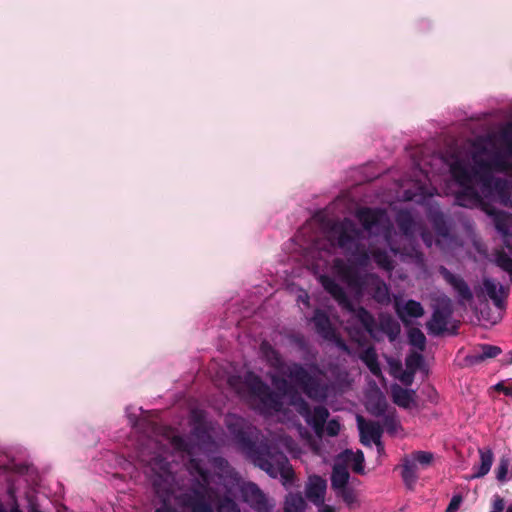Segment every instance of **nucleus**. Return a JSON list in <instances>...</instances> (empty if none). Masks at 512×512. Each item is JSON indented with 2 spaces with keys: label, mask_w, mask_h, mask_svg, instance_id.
<instances>
[{
  "label": "nucleus",
  "mask_w": 512,
  "mask_h": 512,
  "mask_svg": "<svg viewBox=\"0 0 512 512\" xmlns=\"http://www.w3.org/2000/svg\"><path fill=\"white\" fill-rule=\"evenodd\" d=\"M506 363H512V351L509 353V358L505 360Z\"/></svg>",
  "instance_id": "nucleus-37"
},
{
  "label": "nucleus",
  "mask_w": 512,
  "mask_h": 512,
  "mask_svg": "<svg viewBox=\"0 0 512 512\" xmlns=\"http://www.w3.org/2000/svg\"><path fill=\"white\" fill-rule=\"evenodd\" d=\"M376 394H377L376 413L379 414V413L384 411L385 399H384L383 395L379 391H377Z\"/></svg>",
  "instance_id": "nucleus-32"
},
{
  "label": "nucleus",
  "mask_w": 512,
  "mask_h": 512,
  "mask_svg": "<svg viewBox=\"0 0 512 512\" xmlns=\"http://www.w3.org/2000/svg\"><path fill=\"white\" fill-rule=\"evenodd\" d=\"M298 303H302L305 307H309V296L305 291H301L297 297Z\"/></svg>",
  "instance_id": "nucleus-34"
},
{
  "label": "nucleus",
  "mask_w": 512,
  "mask_h": 512,
  "mask_svg": "<svg viewBox=\"0 0 512 512\" xmlns=\"http://www.w3.org/2000/svg\"><path fill=\"white\" fill-rule=\"evenodd\" d=\"M430 164V176H435L434 165L448 167L451 180L445 192L454 195L457 205L479 207L493 218L508 250H497L495 263L512 281V214L491 206L498 202L512 207V124L507 123L498 131L477 138L464 148L433 156Z\"/></svg>",
  "instance_id": "nucleus-3"
},
{
  "label": "nucleus",
  "mask_w": 512,
  "mask_h": 512,
  "mask_svg": "<svg viewBox=\"0 0 512 512\" xmlns=\"http://www.w3.org/2000/svg\"><path fill=\"white\" fill-rule=\"evenodd\" d=\"M220 379L226 378L227 385L255 411L265 416L276 414L281 421L286 420V410H283L285 400L289 406L293 407L310 425L318 438H321L324 432L329 436H336L340 432L341 425L336 419H331L325 426L329 417V411L323 406L310 409L309 404L298 394H289L290 387L285 379H280L272 374L271 380L276 389L282 392V395L271 392L270 388L262 382L259 376L252 372H246L244 379L240 376L226 373L217 374Z\"/></svg>",
  "instance_id": "nucleus-4"
},
{
  "label": "nucleus",
  "mask_w": 512,
  "mask_h": 512,
  "mask_svg": "<svg viewBox=\"0 0 512 512\" xmlns=\"http://www.w3.org/2000/svg\"><path fill=\"white\" fill-rule=\"evenodd\" d=\"M434 183V175L430 176L427 170L416 165L397 184L395 198L428 206V217L436 231L435 242L408 210H400L396 216L401 230V233H397L385 210L364 207L359 208L355 214L362 229L349 218L327 222L314 218L302 227L296 238L298 242L306 244L303 248L304 264L319 279V274L312 267V259H325L327 264L322 273L330 279L336 283L338 279L357 295L368 292L377 302L388 303L390 294L386 283L375 274L364 273L371 258L380 268L392 271V256L399 255L402 262L422 271L424 257L413 245L418 231L427 247L431 248L435 244L446 254L454 253L462 245L450 234L439 206L430 203L437 193Z\"/></svg>",
  "instance_id": "nucleus-1"
},
{
  "label": "nucleus",
  "mask_w": 512,
  "mask_h": 512,
  "mask_svg": "<svg viewBox=\"0 0 512 512\" xmlns=\"http://www.w3.org/2000/svg\"><path fill=\"white\" fill-rule=\"evenodd\" d=\"M327 482L320 476H310L305 486L306 498L314 505L325 501Z\"/></svg>",
  "instance_id": "nucleus-14"
},
{
  "label": "nucleus",
  "mask_w": 512,
  "mask_h": 512,
  "mask_svg": "<svg viewBox=\"0 0 512 512\" xmlns=\"http://www.w3.org/2000/svg\"><path fill=\"white\" fill-rule=\"evenodd\" d=\"M153 489L155 491V494L159 498V500L162 502V506L160 508L156 509L155 512H178L176 509L169 506V503L172 500L175 501L174 495L169 494V495H167V497H164V495L161 496L160 493H158V491L154 487H153Z\"/></svg>",
  "instance_id": "nucleus-26"
},
{
  "label": "nucleus",
  "mask_w": 512,
  "mask_h": 512,
  "mask_svg": "<svg viewBox=\"0 0 512 512\" xmlns=\"http://www.w3.org/2000/svg\"><path fill=\"white\" fill-rule=\"evenodd\" d=\"M408 339L410 345L417 348L419 351H423L425 349L426 337L420 329L411 328L408 333Z\"/></svg>",
  "instance_id": "nucleus-24"
},
{
  "label": "nucleus",
  "mask_w": 512,
  "mask_h": 512,
  "mask_svg": "<svg viewBox=\"0 0 512 512\" xmlns=\"http://www.w3.org/2000/svg\"><path fill=\"white\" fill-rule=\"evenodd\" d=\"M260 351L276 373L286 376L310 399L324 401L330 396L342 393L350 384L345 370H331V377L315 364L304 367L298 363H285L268 342H262Z\"/></svg>",
  "instance_id": "nucleus-6"
},
{
  "label": "nucleus",
  "mask_w": 512,
  "mask_h": 512,
  "mask_svg": "<svg viewBox=\"0 0 512 512\" xmlns=\"http://www.w3.org/2000/svg\"><path fill=\"white\" fill-rule=\"evenodd\" d=\"M392 398L398 406L407 408L413 402V391L405 389L399 385H394L391 388Z\"/></svg>",
  "instance_id": "nucleus-22"
},
{
  "label": "nucleus",
  "mask_w": 512,
  "mask_h": 512,
  "mask_svg": "<svg viewBox=\"0 0 512 512\" xmlns=\"http://www.w3.org/2000/svg\"><path fill=\"white\" fill-rule=\"evenodd\" d=\"M505 512H512V503L509 504L507 507L504 508Z\"/></svg>",
  "instance_id": "nucleus-36"
},
{
  "label": "nucleus",
  "mask_w": 512,
  "mask_h": 512,
  "mask_svg": "<svg viewBox=\"0 0 512 512\" xmlns=\"http://www.w3.org/2000/svg\"><path fill=\"white\" fill-rule=\"evenodd\" d=\"M434 454L429 451H414L401 459V477L405 486L413 490L419 478V471L432 465Z\"/></svg>",
  "instance_id": "nucleus-9"
},
{
  "label": "nucleus",
  "mask_w": 512,
  "mask_h": 512,
  "mask_svg": "<svg viewBox=\"0 0 512 512\" xmlns=\"http://www.w3.org/2000/svg\"><path fill=\"white\" fill-rule=\"evenodd\" d=\"M315 506L318 508V512H336L335 507L325 504V501H323L322 504H317Z\"/></svg>",
  "instance_id": "nucleus-33"
},
{
  "label": "nucleus",
  "mask_w": 512,
  "mask_h": 512,
  "mask_svg": "<svg viewBox=\"0 0 512 512\" xmlns=\"http://www.w3.org/2000/svg\"><path fill=\"white\" fill-rule=\"evenodd\" d=\"M179 507L187 512H241L238 503L229 496L216 495L211 501H206L199 493L180 494Z\"/></svg>",
  "instance_id": "nucleus-8"
},
{
  "label": "nucleus",
  "mask_w": 512,
  "mask_h": 512,
  "mask_svg": "<svg viewBox=\"0 0 512 512\" xmlns=\"http://www.w3.org/2000/svg\"><path fill=\"white\" fill-rule=\"evenodd\" d=\"M358 428L360 432V441L365 446H371L372 443L380 447V438L382 429L378 423L366 422L360 416L357 417Z\"/></svg>",
  "instance_id": "nucleus-13"
},
{
  "label": "nucleus",
  "mask_w": 512,
  "mask_h": 512,
  "mask_svg": "<svg viewBox=\"0 0 512 512\" xmlns=\"http://www.w3.org/2000/svg\"><path fill=\"white\" fill-rule=\"evenodd\" d=\"M327 261L320 259V261H314L312 259V267L317 274H319V282L323 288L339 303V305L347 310L351 317L359 322L365 331L346 326L350 338L361 344L365 339V332H367L373 339L379 341L385 336L393 342L400 333L399 323L388 314H380L376 320L367 310L362 307L354 308L344 289L330 279L326 274L322 273L323 268L326 266Z\"/></svg>",
  "instance_id": "nucleus-7"
},
{
  "label": "nucleus",
  "mask_w": 512,
  "mask_h": 512,
  "mask_svg": "<svg viewBox=\"0 0 512 512\" xmlns=\"http://www.w3.org/2000/svg\"><path fill=\"white\" fill-rule=\"evenodd\" d=\"M500 353L501 349L498 346L483 344L478 350L468 355L466 361L471 365H475L487 359L495 358Z\"/></svg>",
  "instance_id": "nucleus-18"
},
{
  "label": "nucleus",
  "mask_w": 512,
  "mask_h": 512,
  "mask_svg": "<svg viewBox=\"0 0 512 512\" xmlns=\"http://www.w3.org/2000/svg\"><path fill=\"white\" fill-rule=\"evenodd\" d=\"M299 434L302 438L306 439L310 443L312 450L315 453H318V451H319L318 447L314 443H311V435L304 427H301V426L299 427Z\"/></svg>",
  "instance_id": "nucleus-31"
},
{
  "label": "nucleus",
  "mask_w": 512,
  "mask_h": 512,
  "mask_svg": "<svg viewBox=\"0 0 512 512\" xmlns=\"http://www.w3.org/2000/svg\"><path fill=\"white\" fill-rule=\"evenodd\" d=\"M225 424L238 447L256 466L272 478L281 477L284 486L292 484L293 470L284 453L277 450L283 448L293 457L300 456L301 451L290 436L279 434L272 445H257L259 430L246 419L229 414Z\"/></svg>",
  "instance_id": "nucleus-5"
},
{
  "label": "nucleus",
  "mask_w": 512,
  "mask_h": 512,
  "mask_svg": "<svg viewBox=\"0 0 512 512\" xmlns=\"http://www.w3.org/2000/svg\"><path fill=\"white\" fill-rule=\"evenodd\" d=\"M337 496L341 497L347 506L353 507L356 503V495L353 490L345 487L336 491Z\"/></svg>",
  "instance_id": "nucleus-27"
},
{
  "label": "nucleus",
  "mask_w": 512,
  "mask_h": 512,
  "mask_svg": "<svg viewBox=\"0 0 512 512\" xmlns=\"http://www.w3.org/2000/svg\"><path fill=\"white\" fill-rule=\"evenodd\" d=\"M423 362V357L420 353L414 352L407 356L406 358V367L407 370L412 371V373H415L421 366Z\"/></svg>",
  "instance_id": "nucleus-25"
},
{
  "label": "nucleus",
  "mask_w": 512,
  "mask_h": 512,
  "mask_svg": "<svg viewBox=\"0 0 512 512\" xmlns=\"http://www.w3.org/2000/svg\"><path fill=\"white\" fill-rule=\"evenodd\" d=\"M285 512H305L306 502L299 494H289L285 501Z\"/></svg>",
  "instance_id": "nucleus-23"
},
{
  "label": "nucleus",
  "mask_w": 512,
  "mask_h": 512,
  "mask_svg": "<svg viewBox=\"0 0 512 512\" xmlns=\"http://www.w3.org/2000/svg\"><path fill=\"white\" fill-rule=\"evenodd\" d=\"M440 273L453 287L461 303L470 302L473 299V294L469 286L462 278L454 275L445 267H440Z\"/></svg>",
  "instance_id": "nucleus-15"
},
{
  "label": "nucleus",
  "mask_w": 512,
  "mask_h": 512,
  "mask_svg": "<svg viewBox=\"0 0 512 512\" xmlns=\"http://www.w3.org/2000/svg\"><path fill=\"white\" fill-rule=\"evenodd\" d=\"M483 286L488 297L498 308L501 309L507 296V289L500 283L490 278H485L483 280Z\"/></svg>",
  "instance_id": "nucleus-16"
},
{
  "label": "nucleus",
  "mask_w": 512,
  "mask_h": 512,
  "mask_svg": "<svg viewBox=\"0 0 512 512\" xmlns=\"http://www.w3.org/2000/svg\"><path fill=\"white\" fill-rule=\"evenodd\" d=\"M191 433L186 439L171 429H165L161 440L148 439L142 446L139 459L145 463L152 487L161 496L172 494L179 506L180 494L199 491L206 500L216 495L229 496L238 489L241 499L256 512H271L275 506L260 488L252 483H241L238 473L222 457L211 460L214 473L202 466L204 458L227 443L220 427L206 421L205 412L195 408L190 413Z\"/></svg>",
  "instance_id": "nucleus-2"
},
{
  "label": "nucleus",
  "mask_w": 512,
  "mask_h": 512,
  "mask_svg": "<svg viewBox=\"0 0 512 512\" xmlns=\"http://www.w3.org/2000/svg\"><path fill=\"white\" fill-rule=\"evenodd\" d=\"M130 421H131L132 425L136 424V422L132 418H130Z\"/></svg>",
  "instance_id": "nucleus-38"
},
{
  "label": "nucleus",
  "mask_w": 512,
  "mask_h": 512,
  "mask_svg": "<svg viewBox=\"0 0 512 512\" xmlns=\"http://www.w3.org/2000/svg\"><path fill=\"white\" fill-rule=\"evenodd\" d=\"M451 315V302L449 299H446L442 301L441 306L434 310L431 319L426 324L429 334H442L447 328Z\"/></svg>",
  "instance_id": "nucleus-11"
},
{
  "label": "nucleus",
  "mask_w": 512,
  "mask_h": 512,
  "mask_svg": "<svg viewBox=\"0 0 512 512\" xmlns=\"http://www.w3.org/2000/svg\"><path fill=\"white\" fill-rule=\"evenodd\" d=\"M505 508V501L499 495H494L492 499V510L490 512H503Z\"/></svg>",
  "instance_id": "nucleus-29"
},
{
  "label": "nucleus",
  "mask_w": 512,
  "mask_h": 512,
  "mask_svg": "<svg viewBox=\"0 0 512 512\" xmlns=\"http://www.w3.org/2000/svg\"><path fill=\"white\" fill-rule=\"evenodd\" d=\"M310 322L314 324L316 333L324 340L334 343L339 349L351 354L349 347L339 336L329 316L322 310L316 309Z\"/></svg>",
  "instance_id": "nucleus-10"
},
{
  "label": "nucleus",
  "mask_w": 512,
  "mask_h": 512,
  "mask_svg": "<svg viewBox=\"0 0 512 512\" xmlns=\"http://www.w3.org/2000/svg\"><path fill=\"white\" fill-rule=\"evenodd\" d=\"M462 501L463 499L461 495H454L445 512H456L459 509Z\"/></svg>",
  "instance_id": "nucleus-30"
},
{
  "label": "nucleus",
  "mask_w": 512,
  "mask_h": 512,
  "mask_svg": "<svg viewBox=\"0 0 512 512\" xmlns=\"http://www.w3.org/2000/svg\"><path fill=\"white\" fill-rule=\"evenodd\" d=\"M394 306L397 315L405 324H408L413 318H420L424 315L423 306L415 300L402 301L395 298Z\"/></svg>",
  "instance_id": "nucleus-12"
},
{
  "label": "nucleus",
  "mask_w": 512,
  "mask_h": 512,
  "mask_svg": "<svg viewBox=\"0 0 512 512\" xmlns=\"http://www.w3.org/2000/svg\"><path fill=\"white\" fill-rule=\"evenodd\" d=\"M480 463L474 466L472 478L485 476L491 469L493 463V453L489 449H479Z\"/></svg>",
  "instance_id": "nucleus-20"
},
{
  "label": "nucleus",
  "mask_w": 512,
  "mask_h": 512,
  "mask_svg": "<svg viewBox=\"0 0 512 512\" xmlns=\"http://www.w3.org/2000/svg\"><path fill=\"white\" fill-rule=\"evenodd\" d=\"M349 480V472L348 468L345 466V463H342L337 458L335 459V463L333 466V471L331 475V484L332 488L337 491L339 489L347 487V483Z\"/></svg>",
  "instance_id": "nucleus-19"
},
{
  "label": "nucleus",
  "mask_w": 512,
  "mask_h": 512,
  "mask_svg": "<svg viewBox=\"0 0 512 512\" xmlns=\"http://www.w3.org/2000/svg\"><path fill=\"white\" fill-rule=\"evenodd\" d=\"M359 357L373 375L376 377L382 376L381 368L378 362V356L373 347L366 348Z\"/></svg>",
  "instance_id": "nucleus-21"
},
{
  "label": "nucleus",
  "mask_w": 512,
  "mask_h": 512,
  "mask_svg": "<svg viewBox=\"0 0 512 512\" xmlns=\"http://www.w3.org/2000/svg\"><path fill=\"white\" fill-rule=\"evenodd\" d=\"M413 375L414 373H412V371L407 370L402 373L400 380L405 384H410L412 382Z\"/></svg>",
  "instance_id": "nucleus-35"
},
{
  "label": "nucleus",
  "mask_w": 512,
  "mask_h": 512,
  "mask_svg": "<svg viewBox=\"0 0 512 512\" xmlns=\"http://www.w3.org/2000/svg\"><path fill=\"white\" fill-rule=\"evenodd\" d=\"M509 465H510L509 459H507V458L500 459V461L495 469L497 480H499L501 482L506 480Z\"/></svg>",
  "instance_id": "nucleus-28"
},
{
  "label": "nucleus",
  "mask_w": 512,
  "mask_h": 512,
  "mask_svg": "<svg viewBox=\"0 0 512 512\" xmlns=\"http://www.w3.org/2000/svg\"><path fill=\"white\" fill-rule=\"evenodd\" d=\"M336 458L342 463H345L347 468L351 466L354 472L359 474L364 472V454L361 450H357L356 452L345 450Z\"/></svg>",
  "instance_id": "nucleus-17"
}]
</instances>
